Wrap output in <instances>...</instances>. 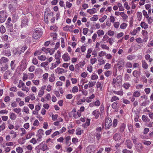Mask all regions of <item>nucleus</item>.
<instances>
[{
    "label": "nucleus",
    "mask_w": 153,
    "mask_h": 153,
    "mask_svg": "<svg viewBox=\"0 0 153 153\" xmlns=\"http://www.w3.org/2000/svg\"><path fill=\"white\" fill-rule=\"evenodd\" d=\"M125 62L124 60L123 59H120L119 60L117 63V65L118 66V68L119 70H121L123 69L124 66Z\"/></svg>",
    "instance_id": "9"
},
{
    "label": "nucleus",
    "mask_w": 153,
    "mask_h": 153,
    "mask_svg": "<svg viewBox=\"0 0 153 153\" xmlns=\"http://www.w3.org/2000/svg\"><path fill=\"white\" fill-rule=\"evenodd\" d=\"M113 92V93L115 94L120 96H122L123 94V92L122 90H120V91H114Z\"/></svg>",
    "instance_id": "24"
},
{
    "label": "nucleus",
    "mask_w": 153,
    "mask_h": 153,
    "mask_svg": "<svg viewBox=\"0 0 153 153\" xmlns=\"http://www.w3.org/2000/svg\"><path fill=\"white\" fill-rule=\"evenodd\" d=\"M16 152L18 153H22L23 152V149H22L20 147H18L16 148Z\"/></svg>",
    "instance_id": "46"
},
{
    "label": "nucleus",
    "mask_w": 153,
    "mask_h": 153,
    "mask_svg": "<svg viewBox=\"0 0 153 153\" xmlns=\"http://www.w3.org/2000/svg\"><path fill=\"white\" fill-rule=\"evenodd\" d=\"M55 72L59 74H62L65 71L63 69L60 68L59 67H58L56 69Z\"/></svg>",
    "instance_id": "18"
},
{
    "label": "nucleus",
    "mask_w": 153,
    "mask_h": 153,
    "mask_svg": "<svg viewBox=\"0 0 153 153\" xmlns=\"http://www.w3.org/2000/svg\"><path fill=\"white\" fill-rule=\"evenodd\" d=\"M50 29L53 31L55 32L57 30L58 27L56 25H53L50 27Z\"/></svg>",
    "instance_id": "30"
},
{
    "label": "nucleus",
    "mask_w": 153,
    "mask_h": 153,
    "mask_svg": "<svg viewBox=\"0 0 153 153\" xmlns=\"http://www.w3.org/2000/svg\"><path fill=\"white\" fill-rule=\"evenodd\" d=\"M42 34V32L39 29H36L33 33V37L34 39H38L41 37Z\"/></svg>",
    "instance_id": "2"
},
{
    "label": "nucleus",
    "mask_w": 153,
    "mask_h": 153,
    "mask_svg": "<svg viewBox=\"0 0 153 153\" xmlns=\"http://www.w3.org/2000/svg\"><path fill=\"white\" fill-rule=\"evenodd\" d=\"M12 74L10 71L8 70L5 72L4 75V78L6 79L10 78L11 77Z\"/></svg>",
    "instance_id": "10"
},
{
    "label": "nucleus",
    "mask_w": 153,
    "mask_h": 153,
    "mask_svg": "<svg viewBox=\"0 0 153 153\" xmlns=\"http://www.w3.org/2000/svg\"><path fill=\"white\" fill-rule=\"evenodd\" d=\"M8 36L7 35H4L2 36L1 39L3 40L4 41H7L8 39Z\"/></svg>",
    "instance_id": "59"
},
{
    "label": "nucleus",
    "mask_w": 153,
    "mask_h": 153,
    "mask_svg": "<svg viewBox=\"0 0 153 153\" xmlns=\"http://www.w3.org/2000/svg\"><path fill=\"white\" fill-rule=\"evenodd\" d=\"M142 143L144 145L147 146H149L150 145L151 143L150 141L145 140L143 141Z\"/></svg>",
    "instance_id": "37"
},
{
    "label": "nucleus",
    "mask_w": 153,
    "mask_h": 153,
    "mask_svg": "<svg viewBox=\"0 0 153 153\" xmlns=\"http://www.w3.org/2000/svg\"><path fill=\"white\" fill-rule=\"evenodd\" d=\"M42 50L44 51L46 53H48L49 52V51H50V48H46L45 47H43L42 49Z\"/></svg>",
    "instance_id": "44"
},
{
    "label": "nucleus",
    "mask_w": 153,
    "mask_h": 153,
    "mask_svg": "<svg viewBox=\"0 0 153 153\" xmlns=\"http://www.w3.org/2000/svg\"><path fill=\"white\" fill-rule=\"evenodd\" d=\"M20 65L19 67L20 70L24 71L27 68V63L25 60H23L20 62Z\"/></svg>",
    "instance_id": "3"
},
{
    "label": "nucleus",
    "mask_w": 153,
    "mask_h": 153,
    "mask_svg": "<svg viewBox=\"0 0 153 153\" xmlns=\"http://www.w3.org/2000/svg\"><path fill=\"white\" fill-rule=\"evenodd\" d=\"M13 111L16 113H19L21 111V109L20 108H15L13 109Z\"/></svg>",
    "instance_id": "64"
},
{
    "label": "nucleus",
    "mask_w": 153,
    "mask_h": 153,
    "mask_svg": "<svg viewBox=\"0 0 153 153\" xmlns=\"http://www.w3.org/2000/svg\"><path fill=\"white\" fill-rule=\"evenodd\" d=\"M32 82L35 85H38L39 84V81L38 80H32Z\"/></svg>",
    "instance_id": "58"
},
{
    "label": "nucleus",
    "mask_w": 153,
    "mask_h": 153,
    "mask_svg": "<svg viewBox=\"0 0 153 153\" xmlns=\"http://www.w3.org/2000/svg\"><path fill=\"white\" fill-rule=\"evenodd\" d=\"M96 82H89L88 83V85L89 88L92 87L93 86L95 85Z\"/></svg>",
    "instance_id": "49"
},
{
    "label": "nucleus",
    "mask_w": 153,
    "mask_h": 153,
    "mask_svg": "<svg viewBox=\"0 0 153 153\" xmlns=\"http://www.w3.org/2000/svg\"><path fill=\"white\" fill-rule=\"evenodd\" d=\"M23 111L26 114H29V109L28 107L25 106L23 108Z\"/></svg>",
    "instance_id": "39"
},
{
    "label": "nucleus",
    "mask_w": 153,
    "mask_h": 153,
    "mask_svg": "<svg viewBox=\"0 0 153 153\" xmlns=\"http://www.w3.org/2000/svg\"><path fill=\"white\" fill-rule=\"evenodd\" d=\"M95 136L97 140H99L101 138V135L100 132H96Z\"/></svg>",
    "instance_id": "32"
},
{
    "label": "nucleus",
    "mask_w": 153,
    "mask_h": 153,
    "mask_svg": "<svg viewBox=\"0 0 153 153\" xmlns=\"http://www.w3.org/2000/svg\"><path fill=\"white\" fill-rule=\"evenodd\" d=\"M28 24L27 18L26 17H23L22 19L21 27L22 28L25 27Z\"/></svg>",
    "instance_id": "7"
},
{
    "label": "nucleus",
    "mask_w": 153,
    "mask_h": 153,
    "mask_svg": "<svg viewBox=\"0 0 153 153\" xmlns=\"http://www.w3.org/2000/svg\"><path fill=\"white\" fill-rule=\"evenodd\" d=\"M140 93L138 91H135L133 93V96L135 97H138L140 95Z\"/></svg>",
    "instance_id": "40"
},
{
    "label": "nucleus",
    "mask_w": 153,
    "mask_h": 153,
    "mask_svg": "<svg viewBox=\"0 0 153 153\" xmlns=\"http://www.w3.org/2000/svg\"><path fill=\"white\" fill-rule=\"evenodd\" d=\"M92 114L95 116V118L97 119L98 118L100 113L99 111L95 110L93 112Z\"/></svg>",
    "instance_id": "20"
},
{
    "label": "nucleus",
    "mask_w": 153,
    "mask_h": 153,
    "mask_svg": "<svg viewBox=\"0 0 153 153\" xmlns=\"http://www.w3.org/2000/svg\"><path fill=\"white\" fill-rule=\"evenodd\" d=\"M21 130L22 131V133L21 134V136H23L26 133L25 130L23 128H21Z\"/></svg>",
    "instance_id": "50"
},
{
    "label": "nucleus",
    "mask_w": 153,
    "mask_h": 153,
    "mask_svg": "<svg viewBox=\"0 0 153 153\" xmlns=\"http://www.w3.org/2000/svg\"><path fill=\"white\" fill-rule=\"evenodd\" d=\"M22 91H26V92H28L29 90L28 88L26 87L25 85L22 87Z\"/></svg>",
    "instance_id": "51"
},
{
    "label": "nucleus",
    "mask_w": 153,
    "mask_h": 153,
    "mask_svg": "<svg viewBox=\"0 0 153 153\" xmlns=\"http://www.w3.org/2000/svg\"><path fill=\"white\" fill-rule=\"evenodd\" d=\"M135 146L137 151L140 153L142 152L143 149L142 144L139 142H138L137 143H136Z\"/></svg>",
    "instance_id": "5"
},
{
    "label": "nucleus",
    "mask_w": 153,
    "mask_h": 153,
    "mask_svg": "<svg viewBox=\"0 0 153 153\" xmlns=\"http://www.w3.org/2000/svg\"><path fill=\"white\" fill-rule=\"evenodd\" d=\"M142 67L145 69H147L148 67V65L146 62V61L145 60H142Z\"/></svg>",
    "instance_id": "22"
},
{
    "label": "nucleus",
    "mask_w": 153,
    "mask_h": 153,
    "mask_svg": "<svg viewBox=\"0 0 153 153\" xmlns=\"http://www.w3.org/2000/svg\"><path fill=\"white\" fill-rule=\"evenodd\" d=\"M126 125L125 123H122L120 125V128H119V131L121 132H123L125 128L126 127Z\"/></svg>",
    "instance_id": "21"
},
{
    "label": "nucleus",
    "mask_w": 153,
    "mask_h": 153,
    "mask_svg": "<svg viewBox=\"0 0 153 153\" xmlns=\"http://www.w3.org/2000/svg\"><path fill=\"white\" fill-rule=\"evenodd\" d=\"M112 122L111 119L110 118H107L105 119V128L106 129H109L110 126L112 125Z\"/></svg>",
    "instance_id": "4"
},
{
    "label": "nucleus",
    "mask_w": 153,
    "mask_h": 153,
    "mask_svg": "<svg viewBox=\"0 0 153 153\" xmlns=\"http://www.w3.org/2000/svg\"><path fill=\"white\" fill-rule=\"evenodd\" d=\"M62 58L65 61H67L70 59V57L68 53H66L62 56Z\"/></svg>",
    "instance_id": "15"
},
{
    "label": "nucleus",
    "mask_w": 153,
    "mask_h": 153,
    "mask_svg": "<svg viewBox=\"0 0 153 153\" xmlns=\"http://www.w3.org/2000/svg\"><path fill=\"white\" fill-rule=\"evenodd\" d=\"M94 148V146L93 145H90L86 149V152L88 153H91Z\"/></svg>",
    "instance_id": "19"
},
{
    "label": "nucleus",
    "mask_w": 153,
    "mask_h": 153,
    "mask_svg": "<svg viewBox=\"0 0 153 153\" xmlns=\"http://www.w3.org/2000/svg\"><path fill=\"white\" fill-rule=\"evenodd\" d=\"M122 136L119 133L115 134L113 136L114 139L116 141H119L121 139Z\"/></svg>",
    "instance_id": "8"
},
{
    "label": "nucleus",
    "mask_w": 153,
    "mask_h": 153,
    "mask_svg": "<svg viewBox=\"0 0 153 153\" xmlns=\"http://www.w3.org/2000/svg\"><path fill=\"white\" fill-rule=\"evenodd\" d=\"M8 68V65L7 64H6L4 67H2L1 68V71H4L6 70Z\"/></svg>",
    "instance_id": "36"
},
{
    "label": "nucleus",
    "mask_w": 153,
    "mask_h": 153,
    "mask_svg": "<svg viewBox=\"0 0 153 153\" xmlns=\"http://www.w3.org/2000/svg\"><path fill=\"white\" fill-rule=\"evenodd\" d=\"M133 75L135 77L138 78L139 77L140 75V72L135 70L132 73Z\"/></svg>",
    "instance_id": "17"
},
{
    "label": "nucleus",
    "mask_w": 153,
    "mask_h": 153,
    "mask_svg": "<svg viewBox=\"0 0 153 153\" xmlns=\"http://www.w3.org/2000/svg\"><path fill=\"white\" fill-rule=\"evenodd\" d=\"M119 100V99L118 97L116 96H114L111 98L110 101L111 102H113L115 101Z\"/></svg>",
    "instance_id": "35"
},
{
    "label": "nucleus",
    "mask_w": 153,
    "mask_h": 153,
    "mask_svg": "<svg viewBox=\"0 0 153 153\" xmlns=\"http://www.w3.org/2000/svg\"><path fill=\"white\" fill-rule=\"evenodd\" d=\"M17 94L19 96H20V97H25L24 94L21 91H18L17 92Z\"/></svg>",
    "instance_id": "63"
},
{
    "label": "nucleus",
    "mask_w": 153,
    "mask_h": 153,
    "mask_svg": "<svg viewBox=\"0 0 153 153\" xmlns=\"http://www.w3.org/2000/svg\"><path fill=\"white\" fill-rule=\"evenodd\" d=\"M126 145L128 148L131 149L132 146V144L131 141L129 139H127L126 141Z\"/></svg>",
    "instance_id": "11"
},
{
    "label": "nucleus",
    "mask_w": 153,
    "mask_h": 153,
    "mask_svg": "<svg viewBox=\"0 0 153 153\" xmlns=\"http://www.w3.org/2000/svg\"><path fill=\"white\" fill-rule=\"evenodd\" d=\"M98 76L96 74L93 75L91 76V79L93 80H94L98 78Z\"/></svg>",
    "instance_id": "62"
},
{
    "label": "nucleus",
    "mask_w": 153,
    "mask_h": 153,
    "mask_svg": "<svg viewBox=\"0 0 153 153\" xmlns=\"http://www.w3.org/2000/svg\"><path fill=\"white\" fill-rule=\"evenodd\" d=\"M48 62H42L41 63L40 65L44 68L45 67V66L48 65Z\"/></svg>",
    "instance_id": "56"
},
{
    "label": "nucleus",
    "mask_w": 153,
    "mask_h": 153,
    "mask_svg": "<svg viewBox=\"0 0 153 153\" xmlns=\"http://www.w3.org/2000/svg\"><path fill=\"white\" fill-rule=\"evenodd\" d=\"M126 66L127 68H131L132 67V65L131 63L127 62L126 63Z\"/></svg>",
    "instance_id": "57"
},
{
    "label": "nucleus",
    "mask_w": 153,
    "mask_h": 153,
    "mask_svg": "<svg viewBox=\"0 0 153 153\" xmlns=\"http://www.w3.org/2000/svg\"><path fill=\"white\" fill-rule=\"evenodd\" d=\"M102 59V58L101 59V60H98V61L99 62V65H100L104 64L105 63L104 60Z\"/></svg>",
    "instance_id": "60"
},
{
    "label": "nucleus",
    "mask_w": 153,
    "mask_h": 153,
    "mask_svg": "<svg viewBox=\"0 0 153 153\" xmlns=\"http://www.w3.org/2000/svg\"><path fill=\"white\" fill-rule=\"evenodd\" d=\"M97 33L99 36H100L101 35H103L104 34V32L102 30H98Z\"/></svg>",
    "instance_id": "34"
},
{
    "label": "nucleus",
    "mask_w": 153,
    "mask_h": 153,
    "mask_svg": "<svg viewBox=\"0 0 153 153\" xmlns=\"http://www.w3.org/2000/svg\"><path fill=\"white\" fill-rule=\"evenodd\" d=\"M102 49L108 50L109 49V47L105 44H102L100 46Z\"/></svg>",
    "instance_id": "48"
},
{
    "label": "nucleus",
    "mask_w": 153,
    "mask_h": 153,
    "mask_svg": "<svg viewBox=\"0 0 153 153\" xmlns=\"http://www.w3.org/2000/svg\"><path fill=\"white\" fill-rule=\"evenodd\" d=\"M150 91V89L149 88H146L144 89V91L147 94H149Z\"/></svg>",
    "instance_id": "61"
},
{
    "label": "nucleus",
    "mask_w": 153,
    "mask_h": 153,
    "mask_svg": "<svg viewBox=\"0 0 153 153\" xmlns=\"http://www.w3.org/2000/svg\"><path fill=\"white\" fill-rule=\"evenodd\" d=\"M25 84V83L22 81L20 80L19 81V84L18 86L19 88H20L21 87L22 88V87Z\"/></svg>",
    "instance_id": "52"
},
{
    "label": "nucleus",
    "mask_w": 153,
    "mask_h": 153,
    "mask_svg": "<svg viewBox=\"0 0 153 153\" xmlns=\"http://www.w3.org/2000/svg\"><path fill=\"white\" fill-rule=\"evenodd\" d=\"M78 91V88L76 86H74L72 90V91L73 93H75V92H77Z\"/></svg>",
    "instance_id": "43"
},
{
    "label": "nucleus",
    "mask_w": 153,
    "mask_h": 153,
    "mask_svg": "<svg viewBox=\"0 0 153 153\" xmlns=\"http://www.w3.org/2000/svg\"><path fill=\"white\" fill-rule=\"evenodd\" d=\"M44 91L40 90L38 92V96L39 97H41L44 94Z\"/></svg>",
    "instance_id": "54"
},
{
    "label": "nucleus",
    "mask_w": 153,
    "mask_h": 153,
    "mask_svg": "<svg viewBox=\"0 0 153 153\" xmlns=\"http://www.w3.org/2000/svg\"><path fill=\"white\" fill-rule=\"evenodd\" d=\"M9 60L7 58L2 57L0 59V64H2L3 63L7 64V63L9 61Z\"/></svg>",
    "instance_id": "13"
},
{
    "label": "nucleus",
    "mask_w": 153,
    "mask_h": 153,
    "mask_svg": "<svg viewBox=\"0 0 153 153\" xmlns=\"http://www.w3.org/2000/svg\"><path fill=\"white\" fill-rule=\"evenodd\" d=\"M106 54V53L105 52L103 51L100 52L98 53V55L100 57L103 56L104 55H105Z\"/></svg>",
    "instance_id": "47"
},
{
    "label": "nucleus",
    "mask_w": 153,
    "mask_h": 153,
    "mask_svg": "<svg viewBox=\"0 0 153 153\" xmlns=\"http://www.w3.org/2000/svg\"><path fill=\"white\" fill-rule=\"evenodd\" d=\"M142 120L144 122H147L149 120V119L144 115L142 116Z\"/></svg>",
    "instance_id": "38"
},
{
    "label": "nucleus",
    "mask_w": 153,
    "mask_h": 153,
    "mask_svg": "<svg viewBox=\"0 0 153 153\" xmlns=\"http://www.w3.org/2000/svg\"><path fill=\"white\" fill-rule=\"evenodd\" d=\"M4 55L7 56H9L11 55V53L9 50H6L4 51Z\"/></svg>",
    "instance_id": "27"
},
{
    "label": "nucleus",
    "mask_w": 153,
    "mask_h": 153,
    "mask_svg": "<svg viewBox=\"0 0 153 153\" xmlns=\"http://www.w3.org/2000/svg\"><path fill=\"white\" fill-rule=\"evenodd\" d=\"M6 29L5 27L1 25L0 27V31L1 33H3L5 32Z\"/></svg>",
    "instance_id": "31"
},
{
    "label": "nucleus",
    "mask_w": 153,
    "mask_h": 153,
    "mask_svg": "<svg viewBox=\"0 0 153 153\" xmlns=\"http://www.w3.org/2000/svg\"><path fill=\"white\" fill-rule=\"evenodd\" d=\"M96 9L93 8L92 9H90L87 10V12L89 13L90 14H93L95 12Z\"/></svg>",
    "instance_id": "28"
},
{
    "label": "nucleus",
    "mask_w": 153,
    "mask_h": 153,
    "mask_svg": "<svg viewBox=\"0 0 153 153\" xmlns=\"http://www.w3.org/2000/svg\"><path fill=\"white\" fill-rule=\"evenodd\" d=\"M107 18V16L106 15H104L99 20L100 22H103Z\"/></svg>",
    "instance_id": "42"
},
{
    "label": "nucleus",
    "mask_w": 153,
    "mask_h": 153,
    "mask_svg": "<svg viewBox=\"0 0 153 153\" xmlns=\"http://www.w3.org/2000/svg\"><path fill=\"white\" fill-rule=\"evenodd\" d=\"M5 127V124L4 123H3L0 126V129L1 131H3Z\"/></svg>",
    "instance_id": "53"
},
{
    "label": "nucleus",
    "mask_w": 153,
    "mask_h": 153,
    "mask_svg": "<svg viewBox=\"0 0 153 153\" xmlns=\"http://www.w3.org/2000/svg\"><path fill=\"white\" fill-rule=\"evenodd\" d=\"M119 104L117 102H115L111 104V107L114 109H115V112H117L118 111L117 108Z\"/></svg>",
    "instance_id": "14"
},
{
    "label": "nucleus",
    "mask_w": 153,
    "mask_h": 153,
    "mask_svg": "<svg viewBox=\"0 0 153 153\" xmlns=\"http://www.w3.org/2000/svg\"><path fill=\"white\" fill-rule=\"evenodd\" d=\"M61 47L62 48H64L65 47V42H64V39L63 38H61Z\"/></svg>",
    "instance_id": "45"
},
{
    "label": "nucleus",
    "mask_w": 153,
    "mask_h": 153,
    "mask_svg": "<svg viewBox=\"0 0 153 153\" xmlns=\"http://www.w3.org/2000/svg\"><path fill=\"white\" fill-rule=\"evenodd\" d=\"M32 63L34 65H37L38 63V60L35 58H33L32 61Z\"/></svg>",
    "instance_id": "41"
},
{
    "label": "nucleus",
    "mask_w": 153,
    "mask_h": 153,
    "mask_svg": "<svg viewBox=\"0 0 153 153\" xmlns=\"http://www.w3.org/2000/svg\"><path fill=\"white\" fill-rule=\"evenodd\" d=\"M140 26L143 28L146 29L148 28V25L144 22H142L140 24Z\"/></svg>",
    "instance_id": "23"
},
{
    "label": "nucleus",
    "mask_w": 153,
    "mask_h": 153,
    "mask_svg": "<svg viewBox=\"0 0 153 153\" xmlns=\"http://www.w3.org/2000/svg\"><path fill=\"white\" fill-rule=\"evenodd\" d=\"M27 47L26 46H24L21 48V50H20V51H18V50L17 51H16V53L20 55L21 54V52H24L27 49Z\"/></svg>",
    "instance_id": "16"
},
{
    "label": "nucleus",
    "mask_w": 153,
    "mask_h": 153,
    "mask_svg": "<svg viewBox=\"0 0 153 153\" xmlns=\"http://www.w3.org/2000/svg\"><path fill=\"white\" fill-rule=\"evenodd\" d=\"M58 117V115L57 114H53L52 116V120L53 121H55L57 120Z\"/></svg>",
    "instance_id": "55"
},
{
    "label": "nucleus",
    "mask_w": 153,
    "mask_h": 153,
    "mask_svg": "<svg viewBox=\"0 0 153 153\" xmlns=\"http://www.w3.org/2000/svg\"><path fill=\"white\" fill-rule=\"evenodd\" d=\"M10 117L12 120H15L16 118V116L14 113H12L10 114Z\"/></svg>",
    "instance_id": "26"
},
{
    "label": "nucleus",
    "mask_w": 153,
    "mask_h": 153,
    "mask_svg": "<svg viewBox=\"0 0 153 153\" xmlns=\"http://www.w3.org/2000/svg\"><path fill=\"white\" fill-rule=\"evenodd\" d=\"M131 139L133 143L135 144V145L136 143H138L137 142V138L135 136H134L131 137Z\"/></svg>",
    "instance_id": "29"
},
{
    "label": "nucleus",
    "mask_w": 153,
    "mask_h": 153,
    "mask_svg": "<svg viewBox=\"0 0 153 153\" xmlns=\"http://www.w3.org/2000/svg\"><path fill=\"white\" fill-rule=\"evenodd\" d=\"M120 76H117L116 79H113V83L117 86H120L122 84V80L120 79Z\"/></svg>",
    "instance_id": "6"
},
{
    "label": "nucleus",
    "mask_w": 153,
    "mask_h": 153,
    "mask_svg": "<svg viewBox=\"0 0 153 153\" xmlns=\"http://www.w3.org/2000/svg\"><path fill=\"white\" fill-rule=\"evenodd\" d=\"M7 16L5 11L2 10L0 12V22H4L6 20Z\"/></svg>",
    "instance_id": "1"
},
{
    "label": "nucleus",
    "mask_w": 153,
    "mask_h": 153,
    "mask_svg": "<svg viewBox=\"0 0 153 153\" xmlns=\"http://www.w3.org/2000/svg\"><path fill=\"white\" fill-rule=\"evenodd\" d=\"M39 146L40 149L43 151H45L48 149V147L46 145L44 144L43 143H41Z\"/></svg>",
    "instance_id": "12"
},
{
    "label": "nucleus",
    "mask_w": 153,
    "mask_h": 153,
    "mask_svg": "<svg viewBox=\"0 0 153 153\" xmlns=\"http://www.w3.org/2000/svg\"><path fill=\"white\" fill-rule=\"evenodd\" d=\"M55 80L54 75L53 74H52L49 78V81L51 82H53Z\"/></svg>",
    "instance_id": "25"
},
{
    "label": "nucleus",
    "mask_w": 153,
    "mask_h": 153,
    "mask_svg": "<svg viewBox=\"0 0 153 153\" xmlns=\"http://www.w3.org/2000/svg\"><path fill=\"white\" fill-rule=\"evenodd\" d=\"M38 59L41 61H44L46 59V57L45 56L41 55L38 57Z\"/></svg>",
    "instance_id": "33"
}]
</instances>
